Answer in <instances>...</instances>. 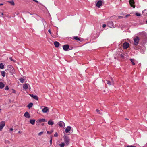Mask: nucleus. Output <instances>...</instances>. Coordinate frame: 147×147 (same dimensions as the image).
Returning <instances> with one entry per match:
<instances>
[{"label":"nucleus","instance_id":"f257e3e1","mask_svg":"<svg viewBox=\"0 0 147 147\" xmlns=\"http://www.w3.org/2000/svg\"><path fill=\"white\" fill-rule=\"evenodd\" d=\"M133 40L134 45L136 46L138 44L140 40L138 36H136L134 37Z\"/></svg>","mask_w":147,"mask_h":147},{"label":"nucleus","instance_id":"f03ea898","mask_svg":"<svg viewBox=\"0 0 147 147\" xmlns=\"http://www.w3.org/2000/svg\"><path fill=\"white\" fill-rule=\"evenodd\" d=\"M64 142L65 143V144L66 145H68L69 144V142H70V139L67 136H65L64 137Z\"/></svg>","mask_w":147,"mask_h":147},{"label":"nucleus","instance_id":"7ed1b4c3","mask_svg":"<svg viewBox=\"0 0 147 147\" xmlns=\"http://www.w3.org/2000/svg\"><path fill=\"white\" fill-rule=\"evenodd\" d=\"M107 25L108 26L111 28H114L115 27V26L112 21H109L107 23Z\"/></svg>","mask_w":147,"mask_h":147},{"label":"nucleus","instance_id":"20e7f679","mask_svg":"<svg viewBox=\"0 0 147 147\" xmlns=\"http://www.w3.org/2000/svg\"><path fill=\"white\" fill-rule=\"evenodd\" d=\"M129 3L131 7H132L133 8H135V2L134 1V0H129Z\"/></svg>","mask_w":147,"mask_h":147},{"label":"nucleus","instance_id":"39448f33","mask_svg":"<svg viewBox=\"0 0 147 147\" xmlns=\"http://www.w3.org/2000/svg\"><path fill=\"white\" fill-rule=\"evenodd\" d=\"M5 122L3 121L0 123V131L2 130V129L5 126Z\"/></svg>","mask_w":147,"mask_h":147},{"label":"nucleus","instance_id":"423d86ee","mask_svg":"<svg viewBox=\"0 0 147 147\" xmlns=\"http://www.w3.org/2000/svg\"><path fill=\"white\" fill-rule=\"evenodd\" d=\"M49 109L47 107H44V108L42 109V112L44 113H47L49 111Z\"/></svg>","mask_w":147,"mask_h":147},{"label":"nucleus","instance_id":"0eeeda50","mask_svg":"<svg viewBox=\"0 0 147 147\" xmlns=\"http://www.w3.org/2000/svg\"><path fill=\"white\" fill-rule=\"evenodd\" d=\"M129 45V44L128 42H125L123 45V48L124 49H127Z\"/></svg>","mask_w":147,"mask_h":147},{"label":"nucleus","instance_id":"6e6552de","mask_svg":"<svg viewBox=\"0 0 147 147\" xmlns=\"http://www.w3.org/2000/svg\"><path fill=\"white\" fill-rule=\"evenodd\" d=\"M107 83L109 85H113L114 84V81L112 78H111V81L107 80Z\"/></svg>","mask_w":147,"mask_h":147},{"label":"nucleus","instance_id":"1a4fd4ad","mask_svg":"<svg viewBox=\"0 0 147 147\" xmlns=\"http://www.w3.org/2000/svg\"><path fill=\"white\" fill-rule=\"evenodd\" d=\"M58 125L61 127H64L65 126L64 123L63 121H60L58 123Z\"/></svg>","mask_w":147,"mask_h":147},{"label":"nucleus","instance_id":"9d476101","mask_svg":"<svg viewBox=\"0 0 147 147\" xmlns=\"http://www.w3.org/2000/svg\"><path fill=\"white\" fill-rule=\"evenodd\" d=\"M63 49L65 51H67L69 48V46L67 45H64L63 47Z\"/></svg>","mask_w":147,"mask_h":147},{"label":"nucleus","instance_id":"9b49d317","mask_svg":"<svg viewBox=\"0 0 147 147\" xmlns=\"http://www.w3.org/2000/svg\"><path fill=\"white\" fill-rule=\"evenodd\" d=\"M102 1L100 0L97 2V3L96 5L98 7H100V6L102 5Z\"/></svg>","mask_w":147,"mask_h":147},{"label":"nucleus","instance_id":"f8f14e48","mask_svg":"<svg viewBox=\"0 0 147 147\" xmlns=\"http://www.w3.org/2000/svg\"><path fill=\"white\" fill-rule=\"evenodd\" d=\"M24 116L26 118H29L30 117V115L28 112H26L24 114Z\"/></svg>","mask_w":147,"mask_h":147},{"label":"nucleus","instance_id":"ddd939ff","mask_svg":"<svg viewBox=\"0 0 147 147\" xmlns=\"http://www.w3.org/2000/svg\"><path fill=\"white\" fill-rule=\"evenodd\" d=\"M71 129V127L69 126L67 127L66 128L65 131L66 133H68L70 130Z\"/></svg>","mask_w":147,"mask_h":147},{"label":"nucleus","instance_id":"4468645a","mask_svg":"<svg viewBox=\"0 0 147 147\" xmlns=\"http://www.w3.org/2000/svg\"><path fill=\"white\" fill-rule=\"evenodd\" d=\"M29 84H24L23 86V88L24 89L26 90L28 88V86Z\"/></svg>","mask_w":147,"mask_h":147},{"label":"nucleus","instance_id":"2eb2a0df","mask_svg":"<svg viewBox=\"0 0 147 147\" xmlns=\"http://www.w3.org/2000/svg\"><path fill=\"white\" fill-rule=\"evenodd\" d=\"M54 44L55 46L56 47H58L59 45V43L57 41H55L54 42Z\"/></svg>","mask_w":147,"mask_h":147},{"label":"nucleus","instance_id":"dca6fc26","mask_svg":"<svg viewBox=\"0 0 147 147\" xmlns=\"http://www.w3.org/2000/svg\"><path fill=\"white\" fill-rule=\"evenodd\" d=\"M142 14L144 16L147 15V9H145L142 11Z\"/></svg>","mask_w":147,"mask_h":147},{"label":"nucleus","instance_id":"f3484780","mask_svg":"<svg viewBox=\"0 0 147 147\" xmlns=\"http://www.w3.org/2000/svg\"><path fill=\"white\" fill-rule=\"evenodd\" d=\"M35 120L34 119H30V123L34 125L35 124Z\"/></svg>","mask_w":147,"mask_h":147},{"label":"nucleus","instance_id":"a211bd4d","mask_svg":"<svg viewBox=\"0 0 147 147\" xmlns=\"http://www.w3.org/2000/svg\"><path fill=\"white\" fill-rule=\"evenodd\" d=\"M4 87V84L2 82H0V88L2 89Z\"/></svg>","mask_w":147,"mask_h":147},{"label":"nucleus","instance_id":"6ab92c4d","mask_svg":"<svg viewBox=\"0 0 147 147\" xmlns=\"http://www.w3.org/2000/svg\"><path fill=\"white\" fill-rule=\"evenodd\" d=\"M33 103H30L27 106V107L29 108L30 109L32 106Z\"/></svg>","mask_w":147,"mask_h":147},{"label":"nucleus","instance_id":"aec40b11","mask_svg":"<svg viewBox=\"0 0 147 147\" xmlns=\"http://www.w3.org/2000/svg\"><path fill=\"white\" fill-rule=\"evenodd\" d=\"M48 123L49 125H52L54 123L53 121L50 120L48 121Z\"/></svg>","mask_w":147,"mask_h":147},{"label":"nucleus","instance_id":"412c9836","mask_svg":"<svg viewBox=\"0 0 147 147\" xmlns=\"http://www.w3.org/2000/svg\"><path fill=\"white\" fill-rule=\"evenodd\" d=\"M45 121H46V120L44 119H39V122H43Z\"/></svg>","mask_w":147,"mask_h":147},{"label":"nucleus","instance_id":"4be33fe9","mask_svg":"<svg viewBox=\"0 0 147 147\" xmlns=\"http://www.w3.org/2000/svg\"><path fill=\"white\" fill-rule=\"evenodd\" d=\"M30 95L32 97L37 100V96L34 95L33 94H30Z\"/></svg>","mask_w":147,"mask_h":147},{"label":"nucleus","instance_id":"5701e85b","mask_svg":"<svg viewBox=\"0 0 147 147\" xmlns=\"http://www.w3.org/2000/svg\"><path fill=\"white\" fill-rule=\"evenodd\" d=\"M8 2L10 3L12 5H14L15 4L13 0L8 1Z\"/></svg>","mask_w":147,"mask_h":147},{"label":"nucleus","instance_id":"b1692460","mask_svg":"<svg viewBox=\"0 0 147 147\" xmlns=\"http://www.w3.org/2000/svg\"><path fill=\"white\" fill-rule=\"evenodd\" d=\"M74 38L77 40H78V41H80V39L79 38V37L77 36H75L74 37Z\"/></svg>","mask_w":147,"mask_h":147},{"label":"nucleus","instance_id":"393cba45","mask_svg":"<svg viewBox=\"0 0 147 147\" xmlns=\"http://www.w3.org/2000/svg\"><path fill=\"white\" fill-rule=\"evenodd\" d=\"M1 75L3 77H5V72L4 71H2L1 72Z\"/></svg>","mask_w":147,"mask_h":147},{"label":"nucleus","instance_id":"a878e982","mask_svg":"<svg viewBox=\"0 0 147 147\" xmlns=\"http://www.w3.org/2000/svg\"><path fill=\"white\" fill-rule=\"evenodd\" d=\"M130 60L131 61L132 63V64L133 65H135V63L134 62V59H130Z\"/></svg>","mask_w":147,"mask_h":147},{"label":"nucleus","instance_id":"bb28decb","mask_svg":"<svg viewBox=\"0 0 147 147\" xmlns=\"http://www.w3.org/2000/svg\"><path fill=\"white\" fill-rule=\"evenodd\" d=\"M4 68V66L3 63H0V68L3 69Z\"/></svg>","mask_w":147,"mask_h":147},{"label":"nucleus","instance_id":"cd10ccee","mask_svg":"<svg viewBox=\"0 0 147 147\" xmlns=\"http://www.w3.org/2000/svg\"><path fill=\"white\" fill-rule=\"evenodd\" d=\"M59 146L60 147H64L65 146V144L63 142L59 144Z\"/></svg>","mask_w":147,"mask_h":147},{"label":"nucleus","instance_id":"c85d7f7f","mask_svg":"<svg viewBox=\"0 0 147 147\" xmlns=\"http://www.w3.org/2000/svg\"><path fill=\"white\" fill-rule=\"evenodd\" d=\"M20 82L22 83H23L24 82V80L22 78H20L19 79Z\"/></svg>","mask_w":147,"mask_h":147},{"label":"nucleus","instance_id":"c756f323","mask_svg":"<svg viewBox=\"0 0 147 147\" xmlns=\"http://www.w3.org/2000/svg\"><path fill=\"white\" fill-rule=\"evenodd\" d=\"M125 147H136V146H132V145H128V146H125Z\"/></svg>","mask_w":147,"mask_h":147},{"label":"nucleus","instance_id":"7c9ffc66","mask_svg":"<svg viewBox=\"0 0 147 147\" xmlns=\"http://www.w3.org/2000/svg\"><path fill=\"white\" fill-rule=\"evenodd\" d=\"M136 15L137 16H140L141 15V14H140L139 13H136Z\"/></svg>","mask_w":147,"mask_h":147},{"label":"nucleus","instance_id":"2f4dec72","mask_svg":"<svg viewBox=\"0 0 147 147\" xmlns=\"http://www.w3.org/2000/svg\"><path fill=\"white\" fill-rule=\"evenodd\" d=\"M49 142H50V145H51L52 144V138H51V139L50 140Z\"/></svg>","mask_w":147,"mask_h":147},{"label":"nucleus","instance_id":"473e14b6","mask_svg":"<svg viewBox=\"0 0 147 147\" xmlns=\"http://www.w3.org/2000/svg\"><path fill=\"white\" fill-rule=\"evenodd\" d=\"M5 89L6 90H8L9 89V87L8 86H6L5 88Z\"/></svg>","mask_w":147,"mask_h":147},{"label":"nucleus","instance_id":"72a5a7b5","mask_svg":"<svg viewBox=\"0 0 147 147\" xmlns=\"http://www.w3.org/2000/svg\"><path fill=\"white\" fill-rule=\"evenodd\" d=\"M58 136V134L57 132L55 133L54 135V136L55 137H57Z\"/></svg>","mask_w":147,"mask_h":147},{"label":"nucleus","instance_id":"f704fd0d","mask_svg":"<svg viewBox=\"0 0 147 147\" xmlns=\"http://www.w3.org/2000/svg\"><path fill=\"white\" fill-rule=\"evenodd\" d=\"M130 15L129 14L126 15L125 17V18H127L129 16H130Z\"/></svg>","mask_w":147,"mask_h":147},{"label":"nucleus","instance_id":"c9c22d12","mask_svg":"<svg viewBox=\"0 0 147 147\" xmlns=\"http://www.w3.org/2000/svg\"><path fill=\"white\" fill-rule=\"evenodd\" d=\"M43 132H41L38 133V135L39 136H40L41 134H43Z\"/></svg>","mask_w":147,"mask_h":147},{"label":"nucleus","instance_id":"e433bc0d","mask_svg":"<svg viewBox=\"0 0 147 147\" xmlns=\"http://www.w3.org/2000/svg\"><path fill=\"white\" fill-rule=\"evenodd\" d=\"M52 132V131H51V132H50V131H47V134H51Z\"/></svg>","mask_w":147,"mask_h":147},{"label":"nucleus","instance_id":"4c0bfd02","mask_svg":"<svg viewBox=\"0 0 147 147\" xmlns=\"http://www.w3.org/2000/svg\"><path fill=\"white\" fill-rule=\"evenodd\" d=\"M9 59H10L11 61H13L14 62V60H13V59H12V57H10L9 58Z\"/></svg>","mask_w":147,"mask_h":147},{"label":"nucleus","instance_id":"58836bf2","mask_svg":"<svg viewBox=\"0 0 147 147\" xmlns=\"http://www.w3.org/2000/svg\"><path fill=\"white\" fill-rule=\"evenodd\" d=\"M12 92L13 93H15L16 91H15V90H14L13 89H12Z\"/></svg>","mask_w":147,"mask_h":147},{"label":"nucleus","instance_id":"ea45409f","mask_svg":"<svg viewBox=\"0 0 147 147\" xmlns=\"http://www.w3.org/2000/svg\"><path fill=\"white\" fill-rule=\"evenodd\" d=\"M13 130V128H11L9 129V131H12Z\"/></svg>","mask_w":147,"mask_h":147},{"label":"nucleus","instance_id":"a19ab883","mask_svg":"<svg viewBox=\"0 0 147 147\" xmlns=\"http://www.w3.org/2000/svg\"><path fill=\"white\" fill-rule=\"evenodd\" d=\"M106 26V25L105 24H103L102 26L103 28H105Z\"/></svg>","mask_w":147,"mask_h":147},{"label":"nucleus","instance_id":"79ce46f5","mask_svg":"<svg viewBox=\"0 0 147 147\" xmlns=\"http://www.w3.org/2000/svg\"><path fill=\"white\" fill-rule=\"evenodd\" d=\"M118 17L119 18H120V19L122 18H123V17L121 16H119Z\"/></svg>","mask_w":147,"mask_h":147},{"label":"nucleus","instance_id":"37998d69","mask_svg":"<svg viewBox=\"0 0 147 147\" xmlns=\"http://www.w3.org/2000/svg\"><path fill=\"white\" fill-rule=\"evenodd\" d=\"M48 32H49L50 33V34H51V30H50L49 29L48 30Z\"/></svg>","mask_w":147,"mask_h":147},{"label":"nucleus","instance_id":"c03bdc74","mask_svg":"<svg viewBox=\"0 0 147 147\" xmlns=\"http://www.w3.org/2000/svg\"><path fill=\"white\" fill-rule=\"evenodd\" d=\"M96 111L99 113H100L99 111V110L98 109H97L96 110Z\"/></svg>","mask_w":147,"mask_h":147},{"label":"nucleus","instance_id":"a18cd8bd","mask_svg":"<svg viewBox=\"0 0 147 147\" xmlns=\"http://www.w3.org/2000/svg\"><path fill=\"white\" fill-rule=\"evenodd\" d=\"M43 24L44 25V23H46V22L45 21V20H43Z\"/></svg>","mask_w":147,"mask_h":147},{"label":"nucleus","instance_id":"49530a36","mask_svg":"<svg viewBox=\"0 0 147 147\" xmlns=\"http://www.w3.org/2000/svg\"><path fill=\"white\" fill-rule=\"evenodd\" d=\"M3 5V3L0 4V6Z\"/></svg>","mask_w":147,"mask_h":147},{"label":"nucleus","instance_id":"de8ad7c7","mask_svg":"<svg viewBox=\"0 0 147 147\" xmlns=\"http://www.w3.org/2000/svg\"><path fill=\"white\" fill-rule=\"evenodd\" d=\"M36 2H37V0H33Z\"/></svg>","mask_w":147,"mask_h":147},{"label":"nucleus","instance_id":"09e8293b","mask_svg":"<svg viewBox=\"0 0 147 147\" xmlns=\"http://www.w3.org/2000/svg\"><path fill=\"white\" fill-rule=\"evenodd\" d=\"M1 14L2 15H4L3 13H1Z\"/></svg>","mask_w":147,"mask_h":147},{"label":"nucleus","instance_id":"8fccbe9b","mask_svg":"<svg viewBox=\"0 0 147 147\" xmlns=\"http://www.w3.org/2000/svg\"><path fill=\"white\" fill-rule=\"evenodd\" d=\"M121 57H124L123 55H121Z\"/></svg>","mask_w":147,"mask_h":147},{"label":"nucleus","instance_id":"3c124183","mask_svg":"<svg viewBox=\"0 0 147 147\" xmlns=\"http://www.w3.org/2000/svg\"><path fill=\"white\" fill-rule=\"evenodd\" d=\"M146 23L147 24V21H146Z\"/></svg>","mask_w":147,"mask_h":147},{"label":"nucleus","instance_id":"603ef678","mask_svg":"<svg viewBox=\"0 0 147 147\" xmlns=\"http://www.w3.org/2000/svg\"><path fill=\"white\" fill-rule=\"evenodd\" d=\"M38 97H37V100H38Z\"/></svg>","mask_w":147,"mask_h":147},{"label":"nucleus","instance_id":"864d4df0","mask_svg":"<svg viewBox=\"0 0 147 147\" xmlns=\"http://www.w3.org/2000/svg\"><path fill=\"white\" fill-rule=\"evenodd\" d=\"M18 133H20V131H19V132H18Z\"/></svg>","mask_w":147,"mask_h":147},{"label":"nucleus","instance_id":"5fc2aeb1","mask_svg":"<svg viewBox=\"0 0 147 147\" xmlns=\"http://www.w3.org/2000/svg\"><path fill=\"white\" fill-rule=\"evenodd\" d=\"M42 125H43V124H42Z\"/></svg>","mask_w":147,"mask_h":147}]
</instances>
